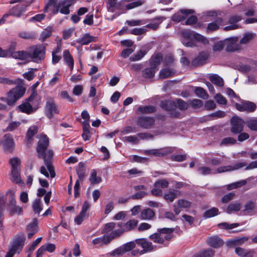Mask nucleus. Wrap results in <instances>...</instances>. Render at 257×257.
<instances>
[{
	"instance_id": "nucleus-1",
	"label": "nucleus",
	"mask_w": 257,
	"mask_h": 257,
	"mask_svg": "<svg viewBox=\"0 0 257 257\" xmlns=\"http://www.w3.org/2000/svg\"><path fill=\"white\" fill-rule=\"evenodd\" d=\"M39 138V140L36 148L38 157L44 160L45 164L50 173L51 177L54 178L55 177V172L54 166L52 163L53 152L50 150L47 151L49 144V138L45 135H40Z\"/></svg>"
},
{
	"instance_id": "nucleus-2",
	"label": "nucleus",
	"mask_w": 257,
	"mask_h": 257,
	"mask_svg": "<svg viewBox=\"0 0 257 257\" xmlns=\"http://www.w3.org/2000/svg\"><path fill=\"white\" fill-rule=\"evenodd\" d=\"M138 220L135 219H130L125 223L110 222L104 225L102 230L103 233H107L113 230L116 238L120 237L124 232H129L136 228Z\"/></svg>"
},
{
	"instance_id": "nucleus-3",
	"label": "nucleus",
	"mask_w": 257,
	"mask_h": 257,
	"mask_svg": "<svg viewBox=\"0 0 257 257\" xmlns=\"http://www.w3.org/2000/svg\"><path fill=\"white\" fill-rule=\"evenodd\" d=\"M29 48V58L33 62L40 63L43 60L46 54V47L43 45H33Z\"/></svg>"
},
{
	"instance_id": "nucleus-4",
	"label": "nucleus",
	"mask_w": 257,
	"mask_h": 257,
	"mask_svg": "<svg viewBox=\"0 0 257 257\" xmlns=\"http://www.w3.org/2000/svg\"><path fill=\"white\" fill-rule=\"evenodd\" d=\"M173 228H163L158 229L157 232L150 236V238L154 242L162 244L165 240H169L172 237Z\"/></svg>"
},
{
	"instance_id": "nucleus-5",
	"label": "nucleus",
	"mask_w": 257,
	"mask_h": 257,
	"mask_svg": "<svg viewBox=\"0 0 257 257\" xmlns=\"http://www.w3.org/2000/svg\"><path fill=\"white\" fill-rule=\"evenodd\" d=\"M26 89L21 86H18L11 89L8 94L6 100L9 105H13L16 101L25 93Z\"/></svg>"
},
{
	"instance_id": "nucleus-6",
	"label": "nucleus",
	"mask_w": 257,
	"mask_h": 257,
	"mask_svg": "<svg viewBox=\"0 0 257 257\" xmlns=\"http://www.w3.org/2000/svg\"><path fill=\"white\" fill-rule=\"evenodd\" d=\"M71 5L70 0L61 1L55 5L51 10L53 14H57L60 12L62 14L68 15L70 13L69 8Z\"/></svg>"
},
{
	"instance_id": "nucleus-7",
	"label": "nucleus",
	"mask_w": 257,
	"mask_h": 257,
	"mask_svg": "<svg viewBox=\"0 0 257 257\" xmlns=\"http://www.w3.org/2000/svg\"><path fill=\"white\" fill-rule=\"evenodd\" d=\"M26 240V236L24 233L16 235L14 238L10 247L18 253L22 250Z\"/></svg>"
},
{
	"instance_id": "nucleus-8",
	"label": "nucleus",
	"mask_w": 257,
	"mask_h": 257,
	"mask_svg": "<svg viewBox=\"0 0 257 257\" xmlns=\"http://www.w3.org/2000/svg\"><path fill=\"white\" fill-rule=\"evenodd\" d=\"M160 105L163 109L167 111H170V114L171 117L176 118L179 117L180 115V113L175 110L176 108V104L175 101L170 100H162L161 101Z\"/></svg>"
},
{
	"instance_id": "nucleus-9",
	"label": "nucleus",
	"mask_w": 257,
	"mask_h": 257,
	"mask_svg": "<svg viewBox=\"0 0 257 257\" xmlns=\"http://www.w3.org/2000/svg\"><path fill=\"white\" fill-rule=\"evenodd\" d=\"M45 113L49 119H51L54 114L59 113L58 107L53 99H47L45 107Z\"/></svg>"
},
{
	"instance_id": "nucleus-10",
	"label": "nucleus",
	"mask_w": 257,
	"mask_h": 257,
	"mask_svg": "<svg viewBox=\"0 0 257 257\" xmlns=\"http://www.w3.org/2000/svg\"><path fill=\"white\" fill-rule=\"evenodd\" d=\"M173 149L170 147H166L158 149H152L146 150L145 154L148 156H152L157 157L166 156L173 152Z\"/></svg>"
},
{
	"instance_id": "nucleus-11",
	"label": "nucleus",
	"mask_w": 257,
	"mask_h": 257,
	"mask_svg": "<svg viewBox=\"0 0 257 257\" xmlns=\"http://www.w3.org/2000/svg\"><path fill=\"white\" fill-rule=\"evenodd\" d=\"M8 211L10 216L15 214L21 215L23 213V208L16 205V200L14 195H11L8 204Z\"/></svg>"
},
{
	"instance_id": "nucleus-12",
	"label": "nucleus",
	"mask_w": 257,
	"mask_h": 257,
	"mask_svg": "<svg viewBox=\"0 0 257 257\" xmlns=\"http://www.w3.org/2000/svg\"><path fill=\"white\" fill-rule=\"evenodd\" d=\"M105 235L101 237H97L95 239H94L92 243L93 244H105V245H108L110 243V242L115 239H117L115 233H114L113 230L109 232H108L107 233H104Z\"/></svg>"
},
{
	"instance_id": "nucleus-13",
	"label": "nucleus",
	"mask_w": 257,
	"mask_h": 257,
	"mask_svg": "<svg viewBox=\"0 0 257 257\" xmlns=\"http://www.w3.org/2000/svg\"><path fill=\"white\" fill-rule=\"evenodd\" d=\"M231 127L230 131L233 134L240 133L243 130V120L237 116L231 118L230 121Z\"/></svg>"
},
{
	"instance_id": "nucleus-14",
	"label": "nucleus",
	"mask_w": 257,
	"mask_h": 257,
	"mask_svg": "<svg viewBox=\"0 0 257 257\" xmlns=\"http://www.w3.org/2000/svg\"><path fill=\"white\" fill-rule=\"evenodd\" d=\"M34 0H32L29 2H27V5H17L13 7L8 12L10 16H15L18 18L20 17L26 11L27 7L29 6L34 2Z\"/></svg>"
},
{
	"instance_id": "nucleus-15",
	"label": "nucleus",
	"mask_w": 257,
	"mask_h": 257,
	"mask_svg": "<svg viewBox=\"0 0 257 257\" xmlns=\"http://www.w3.org/2000/svg\"><path fill=\"white\" fill-rule=\"evenodd\" d=\"M136 242L143 248L140 252L141 254L152 251L156 247L151 242L148 241L146 238L137 239H136Z\"/></svg>"
},
{
	"instance_id": "nucleus-16",
	"label": "nucleus",
	"mask_w": 257,
	"mask_h": 257,
	"mask_svg": "<svg viewBox=\"0 0 257 257\" xmlns=\"http://www.w3.org/2000/svg\"><path fill=\"white\" fill-rule=\"evenodd\" d=\"M155 121L154 117L143 116L138 118L137 124L142 128L149 129L154 125Z\"/></svg>"
},
{
	"instance_id": "nucleus-17",
	"label": "nucleus",
	"mask_w": 257,
	"mask_h": 257,
	"mask_svg": "<svg viewBox=\"0 0 257 257\" xmlns=\"http://www.w3.org/2000/svg\"><path fill=\"white\" fill-rule=\"evenodd\" d=\"M2 145L6 151L9 153L13 151L15 148V143L11 134H7L4 136Z\"/></svg>"
},
{
	"instance_id": "nucleus-18",
	"label": "nucleus",
	"mask_w": 257,
	"mask_h": 257,
	"mask_svg": "<svg viewBox=\"0 0 257 257\" xmlns=\"http://www.w3.org/2000/svg\"><path fill=\"white\" fill-rule=\"evenodd\" d=\"M194 13L191 9H181L172 17V20L176 22H180L186 19V16Z\"/></svg>"
},
{
	"instance_id": "nucleus-19",
	"label": "nucleus",
	"mask_w": 257,
	"mask_h": 257,
	"mask_svg": "<svg viewBox=\"0 0 257 257\" xmlns=\"http://www.w3.org/2000/svg\"><path fill=\"white\" fill-rule=\"evenodd\" d=\"M27 101L36 110L41 102V98L35 91H33L30 96L26 99Z\"/></svg>"
},
{
	"instance_id": "nucleus-20",
	"label": "nucleus",
	"mask_w": 257,
	"mask_h": 257,
	"mask_svg": "<svg viewBox=\"0 0 257 257\" xmlns=\"http://www.w3.org/2000/svg\"><path fill=\"white\" fill-rule=\"evenodd\" d=\"M238 38L237 37L231 38L226 39L225 43L227 44L226 50L227 52H233L240 49L239 44L237 43Z\"/></svg>"
},
{
	"instance_id": "nucleus-21",
	"label": "nucleus",
	"mask_w": 257,
	"mask_h": 257,
	"mask_svg": "<svg viewBox=\"0 0 257 257\" xmlns=\"http://www.w3.org/2000/svg\"><path fill=\"white\" fill-rule=\"evenodd\" d=\"M183 35L187 38L193 37L195 40L201 42L204 44L209 43V41L205 37L193 31H186L184 32Z\"/></svg>"
},
{
	"instance_id": "nucleus-22",
	"label": "nucleus",
	"mask_w": 257,
	"mask_h": 257,
	"mask_svg": "<svg viewBox=\"0 0 257 257\" xmlns=\"http://www.w3.org/2000/svg\"><path fill=\"white\" fill-rule=\"evenodd\" d=\"M206 241L209 246L214 248L220 247L224 244L223 240L217 235L208 237Z\"/></svg>"
},
{
	"instance_id": "nucleus-23",
	"label": "nucleus",
	"mask_w": 257,
	"mask_h": 257,
	"mask_svg": "<svg viewBox=\"0 0 257 257\" xmlns=\"http://www.w3.org/2000/svg\"><path fill=\"white\" fill-rule=\"evenodd\" d=\"M223 24V20L220 17H216L213 22L208 24L206 32H210L218 30L219 26Z\"/></svg>"
},
{
	"instance_id": "nucleus-24",
	"label": "nucleus",
	"mask_w": 257,
	"mask_h": 257,
	"mask_svg": "<svg viewBox=\"0 0 257 257\" xmlns=\"http://www.w3.org/2000/svg\"><path fill=\"white\" fill-rule=\"evenodd\" d=\"M255 203L254 202L249 200L247 201L244 206V208L241 210V212L245 215H252L254 214V209Z\"/></svg>"
},
{
	"instance_id": "nucleus-25",
	"label": "nucleus",
	"mask_w": 257,
	"mask_h": 257,
	"mask_svg": "<svg viewBox=\"0 0 257 257\" xmlns=\"http://www.w3.org/2000/svg\"><path fill=\"white\" fill-rule=\"evenodd\" d=\"M248 237H236L226 241V244L228 247H231L235 246L241 245L248 240Z\"/></svg>"
},
{
	"instance_id": "nucleus-26",
	"label": "nucleus",
	"mask_w": 257,
	"mask_h": 257,
	"mask_svg": "<svg viewBox=\"0 0 257 257\" xmlns=\"http://www.w3.org/2000/svg\"><path fill=\"white\" fill-rule=\"evenodd\" d=\"M28 231V237L31 238L32 236L38 231V220L37 218H34L32 222L30 223L27 227Z\"/></svg>"
},
{
	"instance_id": "nucleus-27",
	"label": "nucleus",
	"mask_w": 257,
	"mask_h": 257,
	"mask_svg": "<svg viewBox=\"0 0 257 257\" xmlns=\"http://www.w3.org/2000/svg\"><path fill=\"white\" fill-rule=\"evenodd\" d=\"M208 58V55L205 52L200 53L198 56L192 61V65L195 67L202 65Z\"/></svg>"
},
{
	"instance_id": "nucleus-28",
	"label": "nucleus",
	"mask_w": 257,
	"mask_h": 257,
	"mask_svg": "<svg viewBox=\"0 0 257 257\" xmlns=\"http://www.w3.org/2000/svg\"><path fill=\"white\" fill-rule=\"evenodd\" d=\"M166 18L162 16H159L155 17L152 20V22L147 25L146 26V28L152 29L153 30H156L158 28L160 24L165 20Z\"/></svg>"
},
{
	"instance_id": "nucleus-29",
	"label": "nucleus",
	"mask_w": 257,
	"mask_h": 257,
	"mask_svg": "<svg viewBox=\"0 0 257 257\" xmlns=\"http://www.w3.org/2000/svg\"><path fill=\"white\" fill-rule=\"evenodd\" d=\"M180 195V192L177 190H169L164 194V198L167 201L172 202Z\"/></svg>"
},
{
	"instance_id": "nucleus-30",
	"label": "nucleus",
	"mask_w": 257,
	"mask_h": 257,
	"mask_svg": "<svg viewBox=\"0 0 257 257\" xmlns=\"http://www.w3.org/2000/svg\"><path fill=\"white\" fill-rule=\"evenodd\" d=\"M97 37L92 36L89 34H85L83 36L77 40L76 42L77 43L81 45H88L89 43L92 42H96Z\"/></svg>"
},
{
	"instance_id": "nucleus-31",
	"label": "nucleus",
	"mask_w": 257,
	"mask_h": 257,
	"mask_svg": "<svg viewBox=\"0 0 257 257\" xmlns=\"http://www.w3.org/2000/svg\"><path fill=\"white\" fill-rule=\"evenodd\" d=\"M63 57L65 63L69 66L72 71L74 68V60L68 50H65L63 52Z\"/></svg>"
},
{
	"instance_id": "nucleus-32",
	"label": "nucleus",
	"mask_w": 257,
	"mask_h": 257,
	"mask_svg": "<svg viewBox=\"0 0 257 257\" xmlns=\"http://www.w3.org/2000/svg\"><path fill=\"white\" fill-rule=\"evenodd\" d=\"M29 48L27 51H18L12 53L11 56L15 59L25 60L29 58Z\"/></svg>"
},
{
	"instance_id": "nucleus-33",
	"label": "nucleus",
	"mask_w": 257,
	"mask_h": 257,
	"mask_svg": "<svg viewBox=\"0 0 257 257\" xmlns=\"http://www.w3.org/2000/svg\"><path fill=\"white\" fill-rule=\"evenodd\" d=\"M156 108L153 105L140 106L137 109L138 114H150L155 112Z\"/></svg>"
},
{
	"instance_id": "nucleus-34",
	"label": "nucleus",
	"mask_w": 257,
	"mask_h": 257,
	"mask_svg": "<svg viewBox=\"0 0 257 257\" xmlns=\"http://www.w3.org/2000/svg\"><path fill=\"white\" fill-rule=\"evenodd\" d=\"M155 212L150 208L143 210L140 214V218L142 220H152L155 217Z\"/></svg>"
},
{
	"instance_id": "nucleus-35",
	"label": "nucleus",
	"mask_w": 257,
	"mask_h": 257,
	"mask_svg": "<svg viewBox=\"0 0 257 257\" xmlns=\"http://www.w3.org/2000/svg\"><path fill=\"white\" fill-rule=\"evenodd\" d=\"M19 108L22 112L28 114L36 111L26 99L24 103L19 106Z\"/></svg>"
},
{
	"instance_id": "nucleus-36",
	"label": "nucleus",
	"mask_w": 257,
	"mask_h": 257,
	"mask_svg": "<svg viewBox=\"0 0 257 257\" xmlns=\"http://www.w3.org/2000/svg\"><path fill=\"white\" fill-rule=\"evenodd\" d=\"M235 253L239 256L242 257L249 256V255H252L253 257L255 252L253 250H248L240 247H237L235 249Z\"/></svg>"
},
{
	"instance_id": "nucleus-37",
	"label": "nucleus",
	"mask_w": 257,
	"mask_h": 257,
	"mask_svg": "<svg viewBox=\"0 0 257 257\" xmlns=\"http://www.w3.org/2000/svg\"><path fill=\"white\" fill-rule=\"evenodd\" d=\"M19 37L25 39L33 41L37 37V34L34 32L22 31L19 33Z\"/></svg>"
},
{
	"instance_id": "nucleus-38",
	"label": "nucleus",
	"mask_w": 257,
	"mask_h": 257,
	"mask_svg": "<svg viewBox=\"0 0 257 257\" xmlns=\"http://www.w3.org/2000/svg\"><path fill=\"white\" fill-rule=\"evenodd\" d=\"M76 172L79 180L82 182L86 176V168L83 163L80 162L78 164V166L76 169Z\"/></svg>"
},
{
	"instance_id": "nucleus-39",
	"label": "nucleus",
	"mask_w": 257,
	"mask_h": 257,
	"mask_svg": "<svg viewBox=\"0 0 257 257\" xmlns=\"http://www.w3.org/2000/svg\"><path fill=\"white\" fill-rule=\"evenodd\" d=\"M210 81L214 84L219 87H222L224 85L223 79L217 74H212L209 77Z\"/></svg>"
},
{
	"instance_id": "nucleus-40",
	"label": "nucleus",
	"mask_w": 257,
	"mask_h": 257,
	"mask_svg": "<svg viewBox=\"0 0 257 257\" xmlns=\"http://www.w3.org/2000/svg\"><path fill=\"white\" fill-rule=\"evenodd\" d=\"M11 180L16 184H19L22 182V180L20 177V169L11 170Z\"/></svg>"
},
{
	"instance_id": "nucleus-41",
	"label": "nucleus",
	"mask_w": 257,
	"mask_h": 257,
	"mask_svg": "<svg viewBox=\"0 0 257 257\" xmlns=\"http://www.w3.org/2000/svg\"><path fill=\"white\" fill-rule=\"evenodd\" d=\"M158 69H156L152 66L150 68H147L142 72L143 76L145 78H151L154 76L156 72Z\"/></svg>"
},
{
	"instance_id": "nucleus-42",
	"label": "nucleus",
	"mask_w": 257,
	"mask_h": 257,
	"mask_svg": "<svg viewBox=\"0 0 257 257\" xmlns=\"http://www.w3.org/2000/svg\"><path fill=\"white\" fill-rule=\"evenodd\" d=\"M89 180L91 184L93 185L99 184L102 181L100 177L97 176V172L95 169L91 171Z\"/></svg>"
},
{
	"instance_id": "nucleus-43",
	"label": "nucleus",
	"mask_w": 257,
	"mask_h": 257,
	"mask_svg": "<svg viewBox=\"0 0 257 257\" xmlns=\"http://www.w3.org/2000/svg\"><path fill=\"white\" fill-rule=\"evenodd\" d=\"M162 59V57L160 54H156L155 56H153L150 60V66L156 69H158L157 67L160 64Z\"/></svg>"
},
{
	"instance_id": "nucleus-44",
	"label": "nucleus",
	"mask_w": 257,
	"mask_h": 257,
	"mask_svg": "<svg viewBox=\"0 0 257 257\" xmlns=\"http://www.w3.org/2000/svg\"><path fill=\"white\" fill-rule=\"evenodd\" d=\"M38 133V127L36 126H31L28 130L26 134V138L28 142L33 141V136Z\"/></svg>"
},
{
	"instance_id": "nucleus-45",
	"label": "nucleus",
	"mask_w": 257,
	"mask_h": 257,
	"mask_svg": "<svg viewBox=\"0 0 257 257\" xmlns=\"http://www.w3.org/2000/svg\"><path fill=\"white\" fill-rule=\"evenodd\" d=\"M174 73V72L172 69L169 68L163 69L160 70L159 77L161 79H165L171 77Z\"/></svg>"
},
{
	"instance_id": "nucleus-46",
	"label": "nucleus",
	"mask_w": 257,
	"mask_h": 257,
	"mask_svg": "<svg viewBox=\"0 0 257 257\" xmlns=\"http://www.w3.org/2000/svg\"><path fill=\"white\" fill-rule=\"evenodd\" d=\"M219 210L218 208L216 207H212L210 209L206 211L203 215V217L205 218H208L214 217L218 214Z\"/></svg>"
},
{
	"instance_id": "nucleus-47",
	"label": "nucleus",
	"mask_w": 257,
	"mask_h": 257,
	"mask_svg": "<svg viewBox=\"0 0 257 257\" xmlns=\"http://www.w3.org/2000/svg\"><path fill=\"white\" fill-rule=\"evenodd\" d=\"M147 51L146 50H141L137 53L132 55L130 60L131 61H136L141 60L147 54Z\"/></svg>"
},
{
	"instance_id": "nucleus-48",
	"label": "nucleus",
	"mask_w": 257,
	"mask_h": 257,
	"mask_svg": "<svg viewBox=\"0 0 257 257\" xmlns=\"http://www.w3.org/2000/svg\"><path fill=\"white\" fill-rule=\"evenodd\" d=\"M32 207L35 213L39 214L43 209L41 199H36L33 203Z\"/></svg>"
},
{
	"instance_id": "nucleus-49",
	"label": "nucleus",
	"mask_w": 257,
	"mask_h": 257,
	"mask_svg": "<svg viewBox=\"0 0 257 257\" xmlns=\"http://www.w3.org/2000/svg\"><path fill=\"white\" fill-rule=\"evenodd\" d=\"M214 255V251L211 249H207L203 250L199 254H196L193 257H213Z\"/></svg>"
},
{
	"instance_id": "nucleus-50",
	"label": "nucleus",
	"mask_w": 257,
	"mask_h": 257,
	"mask_svg": "<svg viewBox=\"0 0 257 257\" xmlns=\"http://www.w3.org/2000/svg\"><path fill=\"white\" fill-rule=\"evenodd\" d=\"M137 243L135 241H132L128 242L121 245L124 253L132 250L136 246Z\"/></svg>"
},
{
	"instance_id": "nucleus-51",
	"label": "nucleus",
	"mask_w": 257,
	"mask_h": 257,
	"mask_svg": "<svg viewBox=\"0 0 257 257\" xmlns=\"http://www.w3.org/2000/svg\"><path fill=\"white\" fill-rule=\"evenodd\" d=\"M241 205L239 203H230L226 209L227 213H231L232 211H238L240 210Z\"/></svg>"
},
{
	"instance_id": "nucleus-52",
	"label": "nucleus",
	"mask_w": 257,
	"mask_h": 257,
	"mask_svg": "<svg viewBox=\"0 0 257 257\" xmlns=\"http://www.w3.org/2000/svg\"><path fill=\"white\" fill-rule=\"evenodd\" d=\"M195 93L197 96L203 99H206L208 97V95L206 91L201 87H196L195 89Z\"/></svg>"
},
{
	"instance_id": "nucleus-53",
	"label": "nucleus",
	"mask_w": 257,
	"mask_h": 257,
	"mask_svg": "<svg viewBox=\"0 0 257 257\" xmlns=\"http://www.w3.org/2000/svg\"><path fill=\"white\" fill-rule=\"evenodd\" d=\"M243 105L245 111L248 112H253L256 108L255 104L250 101H244Z\"/></svg>"
},
{
	"instance_id": "nucleus-54",
	"label": "nucleus",
	"mask_w": 257,
	"mask_h": 257,
	"mask_svg": "<svg viewBox=\"0 0 257 257\" xmlns=\"http://www.w3.org/2000/svg\"><path fill=\"white\" fill-rule=\"evenodd\" d=\"M21 124V122L18 121L11 122L5 129V132H12L18 128Z\"/></svg>"
},
{
	"instance_id": "nucleus-55",
	"label": "nucleus",
	"mask_w": 257,
	"mask_h": 257,
	"mask_svg": "<svg viewBox=\"0 0 257 257\" xmlns=\"http://www.w3.org/2000/svg\"><path fill=\"white\" fill-rule=\"evenodd\" d=\"M11 165V170L20 169L21 160L19 158L15 157L10 160Z\"/></svg>"
},
{
	"instance_id": "nucleus-56",
	"label": "nucleus",
	"mask_w": 257,
	"mask_h": 257,
	"mask_svg": "<svg viewBox=\"0 0 257 257\" xmlns=\"http://www.w3.org/2000/svg\"><path fill=\"white\" fill-rule=\"evenodd\" d=\"M117 0H107L106 4L107 9L108 12L113 13L115 8H117Z\"/></svg>"
},
{
	"instance_id": "nucleus-57",
	"label": "nucleus",
	"mask_w": 257,
	"mask_h": 257,
	"mask_svg": "<svg viewBox=\"0 0 257 257\" xmlns=\"http://www.w3.org/2000/svg\"><path fill=\"white\" fill-rule=\"evenodd\" d=\"M247 127L253 131H257V119L254 118H250L246 122Z\"/></svg>"
},
{
	"instance_id": "nucleus-58",
	"label": "nucleus",
	"mask_w": 257,
	"mask_h": 257,
	"mask_svg": "<svg viewBox=\"0 0 257 257\" xmlns=\"http://www.w3.org/2000/svg\"><path fill=\"white\" fill-rule=\"evenodd\" d=\"M247 183V181L245 180H242L238 182H236L230 184H229L227 186L228 190H232L233 189L237 188L240 187L243 185H245Z\"/></svg>"
},
{
	"instance_id": "nucleus-59",
	"label": "nucleus",
	"mask_w": 257,
	"mask_h": 257,
	"mask_svg": "<svg viewBox=\"0 0 257 257\" xmlns=\"http://www.w3.org/2000/svg\"><path fill=\"white\" fill-rule=\"evenodd\" d=\"M88 217V214L83 212H80V213L76 216L74 219L75 222L80 225L82 223L83 220L86 219Z\"/></svg>"
},
{
	"instance_id": "nucleus-60",
	"label": "nucleus",
	"mask_w": 257,
	"mask_h": 257,
	"mask_svg": "<svg viewBox=\"0 0 257 257\" xmlns=\"http://www.w3.org/2000/svg\"><path fill=\"white\" fill-rule=\"evenodd\" d=\"M218 225L221 228H224L226 229H231L235 227H238L239 225V224L237 223L229 224L227 222H223L219 223Z\"/></svg>"
},
{
	"instance_id": "nucleus-61",
	"label": "nucleus",
	"mask_w": 257,
	"mask_h": 257,
	"mask_svg": "<svg viewBox=\"0 0 257 257\" xmlns=\"http://www.w3.org/2000/svg\"><path fill=\"white\" fill-rule=\"evenodd\" d=\"M177 204L181 208H188L191 206V202L185 199H179Z\"/></svg>"
},
{
	"instance_id": "nucleus-62",
	"label": "nucleus",
	"mask_w": 257,
	"mask_h": 257,
	"mask_svg": "<svg viewBox=\"0 0 257 257\" xmlns=\"http://www.w3.org/2000/svg\"><path fill=\"white\" fill-rule=\"evenodd\" d=\"M254 35L251 33H245L240 41V44H246L254 38Z\"/></svg>"
},
{
	"instance_id": "nucleus-63",
	"label": "nucleus",
	"mask_w": 257,
	"mask_h": 257,
	"mask_svg": "<svg viewBox=\"0 0 257 257\" xmlns=\"http://www.w3.org/2000/svg\"><path fill=\"white\" fill-rule=\"evenodd\" d=\"M124 253L121 246L109 253L110 256L112 257H118L121 256Z\"/></svg>"
},
{
	"instance_id": "nucleus-64",
	"label": "nucleus",
	"mask_w": 257,
	"mask_h": 257,
	"mask_svg": "<svg viewBox=\"0 0 257 257\" xmlns=\"http://www.w3.org/2000/svg\"><path fill=\"white\" fill-rule=\"evenodd\" d=\"M175 102L176 105H177L179 108L181 110H186L188 107V103L181 99H177Z\"/></svg>"
}]
</instances>
